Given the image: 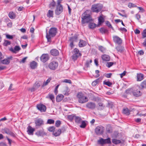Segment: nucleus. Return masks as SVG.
<instances>
[{
	"mask_svg": "<svg viewBox=\"0 0 146 146\" xmlns=\"http://www.w3.org/2000/svg\"><path fill=\"white\" fill-rule=\"evenodd\" d=\"M104 84L108 85L109 86H111L112 85V83L109 81H105L104 82Z\"/></svg>",
	"mask_w": 146,
	"mask_h": 146,
	"instance_id": "obj_50",
	"label": "nucleus"
},
{
	"mask_svg": "<svg viewBox=\"0 0 146 146\" xmlns=\"http://www.w3.org/2000/svg\"><path fill=\"white\" fill-rule=\"evenodd\" d=\"M75 116L73 115H69L68 116V118L70 120L72 121L73 119H74V117Z\"/></svg>",
	"mask_w": 146,
	"mask_h": 146,
	"instance_id": "obj_55",
	"label": "nucleus"
},
{
	"mask_svg": "<svg viewBox=\"0 0 146 146\" xmlns=\"http://www.w3.org/2000/svg\"><path fill=\"white\" fill-rule=\"evenodd\" d=\"M73 55L72 56V59L75 60L77 59V58L81 55L80 53L79 52V50L77 48H75L73 52Z\"/></svg>",
	"mask_w": 146,
	"mask_h": 146,
	"instance_id": "obj_6",
	"label": "nucleus"
},
{
	"mask_svg": "<svg viewBox=\"0 0 146 146\" xmlns=\"http://www.w3.org/2000/svg\"><path fill=\"white\" fill-rule=\"evenodd\" d=\"M35 134L38 136H39L43 135L45 134V133L43 131L41 130L38 131L36 132Z\"/></svg>",
	"mask_w": 146,
	"mask_h": 146,
	"instance_id": "obj_32",
	"label": "nucleus"
},
{
	"mask_svg": "<svg viewBox=\"0 0 146 146\" xmlns=\"http://www.w3.org/2000/svg\"><path fill=\"white\" fill-rule=\"evenodd\" d=\"M55 5V2L54 1H53L52 2L50 3L49 7L50 8H52V7H54Z\"/></svg>",
	"mask_w": 146,
	"mask_h": 146,
	"instance_id": "obj_48",
	"label": "nucleus"
},
{
	"mask_svg": "<svg viewBox=\"0 0 146 146\" xmlns=\"http://www.w3.org/2000/svg\"><path fill=\"white\" fill-rule=\"evenodd\" d=\"M58 63L56 61H53L50 62L48 65L49 68L52 70H55L58 67Z\"/></svg>",
	"mask_w": 146,
	"mask_h": 146,
	"instance_id": "obj_8",
	"label": "nucleus"
},
{
	"mask_svg": "<svg viewBox=\"0 0 146 146\" xmlns=\"http://www.w3.org/2000/svg\"><path fill=\"white\" fill-rule=\"evenodd\" d=\"M62 0H57V6H62L61 4V3H62Z\"/></svg>",
	"mask_w": 146,
	"mask_h": 146,
	"instance_id": "obj_56",
	"label": "nucleus"
},
{
	"mask_svg": "<svg viewBox=\"0 0 146 146\" xmlns=\"http://www.w3.org/2000/svg\"><path fill=\"white\" fill-rule=\"evenodd\" d=\"M53 11L51 10H49L47 14V16L49 17H53Z\"/></svg>",
	"mask_w": 146,
	"mask_h": 146,
	"instance_id": "obj_35",
	"label": "nucleus"
},
{
	"mask_svg": "<svg viewBox=\"0 0 146 146\" xmlns=\"http://www.w3.org/2000/svg\"><path fill=\"white\" fill-rule=\"evenodd\" d=\"M54 121L52 119H48L47 121V123L48 124H53L54 123Z\"/></svg>",
	"mask_w": 146,
	"mask_h": 146,
	"instance_id": "obj_51",
	"label": "nucleus"
},
{
	"mask_svg": "<svg viewBox=\"0 0 146 146\" xmlns=\"http://www.w3.org/2000/svg\"><path fill=\"white\" fill-rule=\"evenodd\" d=\"M77 39V37H71L70 40V46L71 48H72L74 46L73 44V41H75Z\"/></svg>",
	"mask_w": 146,
	"mask_h": 146,
	"instance_id": "obj_29",
	"label": "nucleus"
},
{
	"mask_svg": "<svg viewBox=\"0 0 146 146\" xmlns=\"http://www.w3.org/2000/svg\"><path fill=\"white\" fill-rule=\"evenodd\" d=\"M11 44V42L7 40H5L3 44V45L5 46L10 45Z\"/></svg>",
	"mask_w": 146,
	"mask_h": 146,
	"instance_id": "obj_46",
	"label": "nucleus"
},
{
	"mask_svg": "<svg viewBox=\"0 0 146 146\" xmlns=\"http://www.w3.org/2000/svg\"><path fill=\"white\" fill-rule=\"evenodd\" d=\"M1 62L2 63L4 64H8L10 62L9 60L8 59H5L1 61Z\"/></svg>",
	"mask_w": 146,
	"mask_h": 146,
	"instance_id": "obj_36",
	"label": "nucleus"
},
{
	"mask_svg": "<svg viewBox=\"0 0 146 146\" xmlns=\"http://www.w3.org/2000/svg\"><path fill=\"white\" fill-rule=\"evenodd\" d=\"M27 132L29 135H33V132L35 131V128H28Z\"/></svg>",
	"mask_w": 146,
	"mask_h": 146,
	"instance_id": "obj_27",
	"label": "nucleus"
},
{
	"mask_svg": "<svg viewBox=\"0 0 146 146\" xmlns=\"http://www.w3.org/2000/svg\"><path fill=\"white\" fill-rule=\"evenodd\" d=\"M0 146H7V145L5 143L1 142L0 143Z\"/></svg>",
	"mask_w": 146,
	"mask_h": 146,
	"instance_id": "obj_61",
	"label": "nucleus"
},
{
	"mask_svg": "<svg viewBox=\"0 0 146 146\" xmlns=\"http://www.w3.org/2000/svg\"><path fill=\"white\" fill-rule=\"evenodd\" d=\"M35 123L37 125L40 126L43 123V122L41 119H38L36 120Z\"/></svg>",
	"mask_w": 146,
	"mask_h": 146,
	"instance_id": "obj_23",
	"label": "nucleus"
},
{
	"mask_svg": "<svg viewBox=\"0 0 146 146\" xmlns=\"http://www.w3.org/2000/svg\"><path fill=\"white\" fill-rule=\"evenodd\" d=\"M62 83H68L70 84H71V81L70 80L65 79L64 80H62L61 81Z\"/></svg>",
	"mask_w": 146,
	"mask_h": 146,
	"instance_id": "obj_47",
	"label": "nucleus"
},
{
	"mask_svg": "<svg viewBox=\"0 0 146 146\" xmlns=\"http://www.w3.org/2000/svg\"><path fill=\"white\" fill-rule=\"evenodd\" d=\"M86 42L83 40H80L79 43V46L80 47H83L86 46Z\"/></svg>",
	"mask_w": 146,
	"mask_h": 146,
	"instance_id": "obj_24",
	"label": "nucleus"
},
{
	"mask_svg": "<svg viewBox=\"0 0 146 146\" xmlns=\"http://www.w3.org/2000/svg\"><path fill=\"white\" fill-rule=\"evenodd\" d=\"M86 106L88 108L90 109H94L96 107V104L93 102H89L86 105Z\"/></svg>",
	"mask_w": 146,
	"mask_h": 146,
	"instance_id": "obj_12",
	"label": "nucleus"
},
{
	"mask_svg": "<svg viewBox=\"0 0 146 146\" xmlns=\"http://www.w3.org/2000/svg\"><path fill=\"white\" fill-rule=\"evenodd\" d=\"M107 133H110L112 132V130L111 128H106Z\"/></svg>",
	"mask_w": 146,
	"mask_h": 146,
	"instance_id": "obj_64",
	"label": "nucleus"
},
{
	"mask_svg": "<svg viewBox=\"0 0 146 146\" xmlns=\"http://www.w3.org/2000/svg\"><path fill=\"white\" fill-rule=\"evenodd\" d=\"M49 98L52 102H54V97L53 95L52 94H49L48 95V97L47 98Z\"/></svg>",
	"mask_w": 146,
	"mask_h": 146,
	"instance_id": "obj_37",
	"label": "nucleus"
},
{
	"mask_svg": "<svg viewBox=\"0 0 146 146\" xmlns=\"http://www.w3.org/2000/svg\"><path fill=\"white\" fill-rule=\"evenodd\" d=\"M74 120L76 123H78L80 121L81 119L80 117L75 116L74 117Z\"/></svg>",
	"mask_w": 146,
	"mask_h": 146,
	"instance_id": "obj_41",
	"label": "nucleus"
},
{
	"mask_svg": "<svg viewBox=\"0 0 146 146\" xmlns=\"http://www.w3.org/2000/svg\"><path fill=\"white\" fill-rule=\"evenodd\" d=\"M63 10V7L62 6H57L55 11V14L57 15H59L62 13Z\"/></svg>",
	"mask_w": 146,
	"mask_h": 146,
	"instance_id": "obj_10",
	"label": "nucleus"
},
{
	"mask_svg": "<svg viewBox=\"0 0 146 146\" xmlns=\"http://www.w3.org/2000/svg\"><path fill=\"white\" fill-rule=\"evenodd\" d=\"M14 36V35H11L8 34L6 35V38L9 39H12Z\"/></svg>",
	"mask_w": 146,
	"mask_h": 146,
	"instance_id": "obj_53",
	"label": "nucleus"
},
{
	"mask_svg": "<svg viewBox=\"0 0 146 146\" xmlns=\"http://www.w3.org/2000/svg\"><path fill=\"white\" fill-rule=\"evenodd\" d=\"M142 35L143 36V38L146 37V29L143 31V32L142 33Z\"/></svg>",
	"mask_w": 146,
	"mask_h": 146,
	"instance_id": "obj_54",
	"label": "nucleus"
},
{
	"mask_svg": "<svg viewBox=\"0 0 146 146\" xmlns=\"http://www.w3.org/2000/svg\"><path fill=\"white\" fill-rule=\"evenodd\" d=\"M112 143L115 144H118L121 143V141L119 140L116 139H113L112 140Z\"/></svg>",
	"mask_w": 146,
	"mask_h": 146,
	"instance_id": "obj_34",
	"label": "nucleus"
},
{
	"mask_svg": "<svg viewBox=\"0 0 146 146\" xmlns=\"http://www.w3.org/2000/svg\"><path fill=\"white\" fill-rule=\"evenodd\" d=\"M51 54L54 56H56L58 55L59 52L56 49H52L50 51Z\"/></svg>",
	"mask_w": 146,
	"mask_h": 146,
	"instance_id": "obj_21",
	"label": "nucleus"
},
{
	"mask_svg": "<svg viewBox=\"0 0 146 146\" xmlns=\"http://www.w3.org/2000/svg\"><path fill=\"white\" fill-rule=\"evenodd\" d=\"M21 49V48L19 46H15L13 49L12 48L9 49V50L13 53H16L18 52Z\"/></svg>",
	"mask_w": 146,
	"mask_h": 146,
	"instance_id": "obj_14",
	"label": "nucleus"
},
{
	"mask_svg": "<svg viewBox=\"0 0 146 146\" xmlns=\"http://www.w3.org/2000/svg\"><path fill=\"white\" fill-rule=\"evenodd\" d=\"M98 107L99 109L102 110L104 108V106L102 103H99L98 104Z\"/></svg>",
	"mask_w": 146,
	"mask_h": 146,
	"instance_id": "obj_39",
	"label": "nucleus"
},
{
	"mask_svg": "<svg viewBox=\"0 0 146 146\" xmlns=\"http://www.w3.org/2000/svg\"><path fill=\"white\" fill-rule=\"evenodd\" d=\"M52 80V78L51 77L49 78L47 80L43 82L42 86V87L44 86L47 85L48 83L50 82Z\"/></svg>",
	"mask_w": 146,
	"mask_h": 146,
	"instance_id": "obj_25",
	"label": "nucleus"
},
{
	"mask_svg": "<svg viewBox=\"0 0 146 146\" xmlns=\"http://www.w3.org/2000/svg\"><path fill=\"white\" fill-rule=\"evenodd\" d=\"M128 7L129 8H131L132 7H136V6L135 5L133 4L132 3H130L128 4Z\"/></svg>",
	"mask_w": 146,
	"mask_h": 146,
	"instance_id": "obj_57",
	"label": "nucleus"
},
{
	"mask_svg": "<svg viewBox=\"0 0 146 146\" xmlns=\"http://www.w3.org/2000/svg\"><path fill=\"white\" fill-rule=\"evenodd\" d=\"M30 66L32 69H35L36 67L37 66V64L36 62L35 61H33L30 63Z\"/></svg>",
	"mask_w": 146,
	"mask_h": 146,
	"instance_id": "obj_22",
	"label": "nucleus"
},
{
	"mask_svg": "<svg viewBox=\"0 0 146 146\" xmlns=\"http://www.w3.org/2000/svg\"><path fill=\"white\" fill-rule=\"evenodd\" d=\"M87 122L86 121H82L80 127L83 128L85 127L87 125Z\"/></svg>",
	"mask_w": 146,
	"mask_h": 146,
	"instance_id": "obj_38",
	"label": "nucleus"
},
{
	"mask_svg": "<svg viewBox=\"0 0 146 146\" xmlns=\"http://www.w3.org/2000/svg\"><path fill=\"white\" fill-rule=\"evenodd\" d=\"M137 81H141L143 79V75L141 74H138L137 76Z\"/></svg>",
	"mask_w": 146,
	"mask_h": 146,
	"instance_id": "obj_30",
	"label": "nucleus"
},
{
	"mask_svg": "<svg viewBox=\"0 0 146 146\" xmlns=\"http://www.w3.org/2000/svg\"><path fill=\"white\" fill-rule=\"evenodd\" d=\"M104 21V18L102 15H100L98 18V26H99Z\"/></svg>",
	"mask_w": 146,
	"mask_h": 146,
	"instance_id": "obj_16",
	"label": "nucleus"
},
{
	"mask_svg": "<svg viewBox=\"0 0 146 146\" xmlns=\"http://www.w3.org/2000/svg\"><path fill=\"white\" fill-rule=\"evenodd\" d=\"M103 128H95V132L96 134L98 135H100L103 133Z\"/></svg>",
	"mask_w": 146,
	"mask_h": 146,
	"instance_id": "obj_18",
	"label": "nucleus"
},
{
	"mask_svg": "<svg viewBox=\"0 0 146 146\" xmlns=\"http://www.w3.org/2000/svg\"><path fill=\"white\" fill-rule=\"evenodd\" d=\"M100 32L102 33H105L107 31V30L104 28H101L100 29Z\"/></svg>",
	"mask_w": 146,
	"mask_h": 146,
	"instance_id": "obj_49",
	"label": "nucleus"
},
{
	"mask_svg": "<svg viewBox=\"0 0 146 146\" xmlns=\"http://www.w3.org/2000/svg\"><path fill=\"white\" fill-rule=\"evenodd\" d=\"M2 131L3 133H5L14 137H15L14 133L9 128H4L2 130Z\"/></svg>",
	"mask_w": 146,
	"mask_h": 146,
	"instance_id": "obj_9",
	"label": "nucleus"
},
{
	"mask_svg": "<svg viewBox=\"0 0 146 146\" xmlns=\"http://www.w3.org/2000/svg\"><path fill=\"white\" fill-rule=\"evenodd\" d=\"M41 84V82L40 81L36 82L34 85L35 88L36 89L39 87Z\"/></svg>",
	"mask_w": 146,
	"mask_h": 146,
	"instance_id": "obj_33",
	"label": "nucleus"
},
{
	"mask_svg": "<svg viewBox=\"0 0 146 146\" xmlns=\"http://www.w3.org/2000/svg\"><path fill=\"white\" fill-rule=\"evenodd\" d=\"M37 109L41 112H44L46 111V106L41 104L37 105Z\"/></svg>",
	"mask_w": 146,
	"mask_h": 146,
	"instance_id": "obj_11",
	"label": "nucleus"
},
{
	"mask_svg": "<svg viewBox=\"0 0 146 146\" xmlns=\"http://www.w3.org/2000/svg\"><path fill=\"white\" fill-rule=\"evenodd\" d=\"M9 17L11 19H14L15 17V14L13 12H11L9 14Z\"/></svg>",
	"mask_w": 146,
	"mask_h": 146,
	"instance_id": "obj_31",
	"label": "nucleus"
},
{
	"mask_svg": "<svg viewBox=\"0 0 146 146\" xmlns=\"http://www.w3.org/2000/svg\"><path fill=\"white\" fill-rule=\"evenodd\" d=\"M99 82V79H97L93 81L92 83V85L93 86H96Z\"/></svg>",
	"mask_w": 146,
	"mask_h": 146,
	"instance_id": "obj_43",
	"label": "nucleus"
},
{
	"mask_svg": "<svg viewBox=\"0 0 146 146\" xmlns=\"http://www.w3.org/2000/svg\"><path fill=\"white\" fill-rule=\"evenodd\" d=\"M101 58L103 60L105 61H109L110 59V56L106 54L102 55L101 56Z\"/></svg>",
	"mask_w": 146,
	"mask_h": 146,
	"instance_id": "obj_19",
	"label": "nucleus"
},
{
	"mask_svg": "<svg viewBox=\"0 0 146 146\" xmlns=\"http://www.w3.org/2000/svg\"><path fill=\"white\" fill-rule=\"evenodd\" d=\"M99 49L102 52H104L105 50L104 48L102 46L99 47Z\"/></svg>",
	"mask_w": 146,
	"mask_h": 146,
	"instance_id": "obj_63",
	"label": "nucleus"
},
{
	"mask_svg": "<svg viewBox=\"0 0 146 146\" xmlns=\"http://www.w3.org/2000/svg\"><path fill=\"white\" fill-rule=\"evenodd\" d=\"M139 87L136 86L133 89H129L127 90L126 92L127 93L130 94H132L134 96L139 97L141 96L142 94V92L139 90Z\"/></svg>",
	"mask_w": 146,
	"mask_h": 146,
	"instance_id": "obj_1",
	"label": "nucleus"
},
{
	"mask_svg": "<svg viewBox=\"0 0 146 146\" xmlns=\"http://www.w3.org/2000/svg\"><path fill=\"white\" fill-rule=\"evenodd\" d=\"M60 124L61 122L59 120L56 121L55 123V125L56 127H59Z\"/></svg>",
	"mask_w": 146,
	"mask_h": 146,
	"instance_id": "obj_52",
	"label": "nucleus"
},
{
	"mask_svg": "<svg viewBox=\"0 0 146 146\" xmlns=\"http://www.w3.org/2000/svg\"><path fill=\"white\" fill-rule=\"evenodd\" d=\"M64 96L62 94H58L56 98V101L57 102H60L63 99Z\"/></svg>",
	"mask_w": 146,
	"mask_h": 146,
	"instance_id": "obj_20",
	"label": "nucleus"
},
{
	"mask_svg": "<svg viewBox=\"0 0 146 146\" xmlns=\"http://www.w3.org/2000/svg\"><path fill=\"white\" fill-rule=\"evenodd\" d=\"M61 132V130L60 129H54L53 131V135L55 136H57L59 135Z\"/></svg>",
	"mask_w": 146,
	"mask_h": 146,
	"instance_id": "obj_15",
	"label": "nucleus"
},
{
	"mask_svg": "<svg viewBox=\"0 0 146 146\" xmlns=\"http://www.w3.org/2000/svg\"><path fill=\"white\" fill-rule=\"evenodd\" d=\"M111 143L110 139L109 138L106 139L101 138L98 141V143L101 145L106 143Z\"/></svg>",
	"mask_w": 146,
	"mask_h": 146,
	"instance_id": "obj_7",
	"label": "nucleus"
},
{
	"mask_svg": "<svg viewBox=\"0 0 146 146\" xmlns=\"http://www.w3.org/2000/svg\"><path fill=\"white\" fill-rule=\"evenodd\" d=\"M77 97L78 99L79 103L83 104L87 102L88 101V97L81 92H79L77 95Z\"/></svg>",
	"mask_w": 146,
	"mask_h": 146,
	"instance_id": "obj_3",
	"label": "nucleus"
},
{
	"mask_svg": "<svg viewBox=\"0 0 146 146\" xmlns=\"http://www.w3.org/2000/svg\"><path fill=\"white\" fill-rule=\"evenodd\" d=\"M90 10H86L82 15V23L83 24L90 22L92 18L90 15Z\"/></svg>",
	"mask_w": 146,
	"mask_h": 146,
	"instance_id": "obj_2",
	"label": "nucleus"
},
{
	"mask_svg": "<svg viewBox=\"0 0 146 146\" xmlns=\"http://www.w3.org/2000/svg\"><path fill=\"white\" fill-rule=\"evenodd\" d=\"M107 66L109 68L113 64V63L112 62H108L107 63Z\"/></svg>",
	"mask_w": 146,
	"mask_h": 146,
	"instance_id": "obj_59",
	"label": "nucleus"
},
{
	"mask_svg": "<svg viewBox=\"0 0 146 146\" xmlns=\"http://www.w3.org/2000/svg\"><path fill=\"white\" fill-rule=\"evenodd\" d=\"M130 111L127 108H124L123 110V113L126 115H129L130 114Z\"/></svg>",
	"mask_w": 146,
	"mask_h": 146,
	"instance_id": "obj_26",
	"label": "nucleus"
},
{
	"mask_svg": "<svg viewBox=\"0 0 146 146\" xmlns=\"http://www.w3.org/2000/svg\"><path fill=\"white\" fill-rule=\"evenodd\" d=\"M113 40L115 42L118 44H120L122 42V40L119 37L117 36L113 37Z\"/></svg>",
	"mask_w": 146,
	"mask_h": 146,
	"instance_id": "obj_17",
	"label": "nucleus"
},
{
	"mask_svg": "<svg viewBox=\"0 0 146 146\" xmlns=\"http://www.w3.org/2000/svg\"><path fill=\"white\" fill-rule=\"evenodd\" d=\"M56 33L57 29L56 28H52L50 29L49 34H47L46 36L48 42L50 41L51 37L54 36L56 35Z\"/></svg>",
	"mask_w": 146,
	"mask_h": 146,
	"instance_id": "obj_4",
	"label": "nucleus"
},
{
	"mask_svg": "<svg viewBox=\"0 0 146 146\" xmlns=\"http://www.w3.org/2000/svg\"><path fill=\"white\" fill-rule=\"evenodd\" d=\"M102 5L100 4H96L92 5L91 8L92 11L93 12L98 13L102 9Z\"/></svg>",
	"mask_w": 146,
	"mask_h": 146,
	"instance_id": "obj_5",
	"label": "nucleus"
},
{
	"mask_svg": "<svg viewBox=\"0 0 146 146\" xmlns=\"http://www.w3.org/2000/svg\"><path fill=\"white\" fill-rule=\"evenodd\" d=\"M106 25L109 27L112 28V27L110 23L108 21H106Z\"/></svg>",
	"mask_w": 146,
	"mask_h": 146,
	"instance_id": "obj_60",
	"label": "nucleus"
},
{
	"mask_svg": "<svg viewBox=\"0 0 146 146\" xmlns=\"http://www.w3.org/2000/svg\"><path fill=\"white\" fill-rule=\"evenodd\" d=\"M126 72L125 71H124L123 72L119 74L121 78H122L123 76H124L126 74Z\"/></svg>",
	"mask_w": 146,
	"mask_h": 146,
	"instance_id": "obj_62",
	"label": "nucleus"
},
{
	"mask_svg": "<svg viewBox=\"0 0 146 146\" xmlns=\"http://www.w3.org/2000/svg\"><path fill=\"white\" fill-rule=\"evenodd\" d=\"M49 59L48 55L47 54H43L40 57V60L43 62H45Z\"/></svg>",
	"mask_w": 146,
	"mask_h": 146,
	"instance_id": "obj_13",
	"label": "nucleus"
},
{
	"mask_svg": "<svg viewBox=\"0 0 146 146\" xmlns=\"http://www.w3.org/2000/svg\"><path fill=\"white\" fill-rule=\"evenodd\" d=\"M96 24L92 23H90L89 25V28L91 29H93L96 27Z\"/></svg>",
	"mask_w": 146,
	"mask_h": 146,
	"instance_id": "obj_44",
	"label": "nucleus"
},
{
	"mask_svg": "<svg viewBox=\"0 0 146 146\" xmlns=\"http://www.w3.org/2000/svg\"><path fill=\"white\" fill-rule=\"evenodd\" d=\"M27 57H25L23 58L20 61V63H24L26 61V59H27Z\"/></svg>",
	"mask_w": 146,
	"mask_h": 146,
	"instance_id": "obj_58",
	"label": "nucleus"
},
{
	"mask_svg": "<svg viewBox=\"0 0 146 146\" xmlns=\"http://www.w3.org/2000/svg\"><path fill=\"white\" fill-rule=\"evenodd\" d=\"M140 86L142 88H146V81H144L142 82Z\"/></svg>",
	"mask_w": 146,
	"mask_h": 146,
	"instance_id": "obj_42",
	"label": "nucleus"
},
{
	"mask_svg": "<svg viewBox=\"0 0 146 146\" xmlns=\"http://www.w3.org/2000/svg\"><path fill=\"white\" fill-rule=\"evenodd\" d=\"M70 89L68 87H66L63 91V94L65 96H68L69 94Z\"/></svg>",
	"mask_w": 146,
	"mask_h": 146,
	"instance_id": "obj_28",
	"label": "nucleus"
},
{
	"mask_svg": "<svg viewBox=\"0 0 146 146\" xmlns=\"http://www.w3.org/2000/svg\"><path fill=\"white\" fill-rule=\"evenodd\" d=\"M116 48L117 50L120 52H122L124 49L123 48L120 46L117 47Z\"/></svg>",
	"mask_w": 146,
	"mask_h": 146,
	"instance_id": "obj_40",
	"label": "nucleus"
},
{
	"mask_svg": "<svg viewBox=\"0 0 146 146\" xmlns=\"http://www.w3.org/2000/svg\"><path fill=\"white\" fill-rule=\"evenodd\" d=\"M7 119L6 117H4L0 119V125H1L3 124V122L6 120Z\"/></svg>",
	"mask_w": 146,
	"mask_h": 146,
	"instance_id": "obj_45",
	"label": "nucleus"
}]
</instances>
